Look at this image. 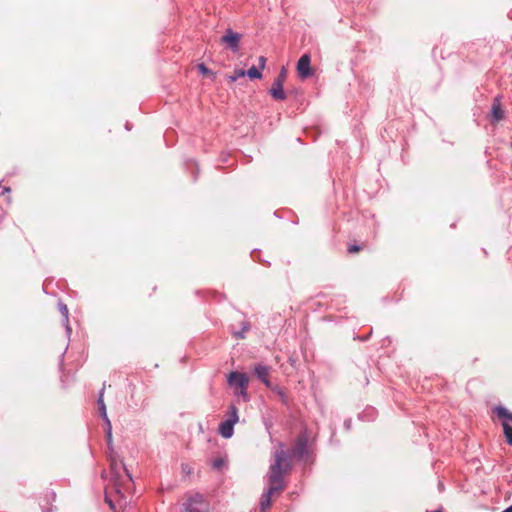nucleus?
<instances>
[{
    "label": "nucleus",
    "instance_id": "obj_1",
    "mask_svg": "<svg viewBox=\"0 0 512 512\" xmlns=\"http://www.w3.org/2000/svg\"><path fill=\"white\" fill-rule=\"evenodd\" d=\"M274 461L271 463L267 475L268 488L263 493L260 501V509L264 512L271 506L273 493L279 492L284 487L283 475L291 468L290 454L284 449L282 443L273 453Z\"/></svg>",
    "mask_w": 512,
    "mask_h": 512
},
{
    "label": "nucleus",
    "instance_id": "obj_2",
    "mask_svg": "<svg viewBox=\"0 0 512 512\" xmlns=\"http://www.w3.org/2000/svg\"><path fill=\"white\" fill-rule=\"evenodd\" d=\"M184 510L186 512H208L204 496L198 492L189 494L184 504Z\"/></svg>",
    "mask_w": 512,
    "mask_h": 512
},
{
    "label": "nucleus",
    "instance_id": "obj_3",
    "mask_svg": "<svg viewBox=\"0 0 512 512\" xmlns=\"http://www.w3.org/2000/svg\"><path fill=\"white\" fill-rule=\"evenodd\" d=\"M97 403L99 406L100 415L106 424V438H107L108 447L110 448L112 446V426H111V422L107 416L106 405L104 403V388L99 393Z\"/></svg>",
    "mask_w": 512,
    "mask_h": 512
},
{
    "label": "nucleus",
    "instance_id": "obj_4",
    "mask_svg": "<svg viewBox=\"0 0 512 512\" xmlns=\"http://www.w3.org/2000/svg\"><path fill=\"white\" fill-rule=\"evenodd\" d=\"M311 59L308 54H304L300 57V59L297 62V71L299 74V77L301 79H306L313 75V71L311 69Z\"/></svg>",
    "mask_w": 512,
    "mask_h": 512
},
{
    "label": "nucleus",
    "instance_id": "obj_5",
    "mask_svg": "<svg viewBox=\"0 0 512 512\" xmlns=\"http://www.w3.org/2000/svg\"><path fill=\"white\" fill-rule=\"evenodd\" d=\"M241 35L228 29L226 34L221 38V41L233 51L236 52L239 49Z\"/></svg>",
    "mask_w": 512,
    "mask_h": 512
},
{
    "label": "nucleus",
    "instance_id": "obj_6",
    "mask_svg": "<svg viewBox=\"0 0 512 512\" xmlns=\"http://www.w3.org/2000/svg\"><path fill=\"white\" fill-rule=\"evenodd\" d=\"M227 380L230 386L239 388H247L248 386V377L244 373L231 372Z\"/></svg>",
    "mask_w": 512,
    "mask_h": 512
},
{
    "label": "nucleus",
    "instance_id": "obj_7",
    "mask_svg": "<svg viewBox=\"0 0 512 512\" xmlns=\"http://www.w3.org/2000/svg\"><path fill=\"white\" fill-rule=\"evenodd\" d=\"M256 377L268 388H272V384L268 378L270 368L266 365L258 364L254 368Z\"/></svg>",
    "mask_w": 512,
    "mask_h": 512
},
{
    "label": "nucleus",
    "instance_id": "obj_8",
    "mask_svg": "<svg viewBox=\"0 0 512 512\" xmlns=\"http://www.w3.org/2000/svg\"><path fill=\"white\" fill-rule=\"evenodd\" d=\"M270 95L275 99V100H284L286 98V94L283 90V84H282V79H275L273 84H272V87L270 89Z\"/></svg>",
    "mask_w": 512,
    "mask_h": 512
},
{
    "label": "nucleus",
    "instance_id": "obj_9",
    "mask_svg": "<svg viewBox=\"0 0 512 512\" xmlns=\"http://www.w3.org/2000/svg\"><path fill=\"white\" fill-rule=\"evenodd\" d=\"M490 117L492 122H498L504 117V111L501 107V102L499 98L494 99L490 112Z\"/></svg>",
    "mask_w": 512,
    "mask_h": 512
},
{
    "label": "nucleus",
    "instance_id": "obj_10",
    "mask_svg": "<svg viewBox=\"0 0 512 512\" xmlns=\"http://www.w3.org/2000/svg\"><path fill=\"white\" fill-rule=\"evenodd\" d=\"M293 455L302 458L307 453V438L300 437L292 451Z\"/></svg>",
    "mask_w": 512,
    "mask_h": 512
},
{
    "label": "nucleus",
    "instance_id": "obj_11",
    "mask_svg": "<svg viewBox=\"0 0 512 512\" xmlns=\"http://www.w3.org/2000/svg\"><path fill=\"white\" fill-rule=\"evenodd\" d=\"M219 433L222 437L228 439L231 438L234 433V425L231 422L225 420L219 426Z\"/></svg>",
    "mask_w": 512,
    "mask_h": 512
},
{
    "label": "nucleus",
    "instance_id": "obj_12",
    "mask_svg": "<svg viewBox=\"0 0 512 512\" xmlns=\"http://www.w3.org/2000/svg\"><path fill=\"white\" fill-rule=\"evenodd\" d=\"M59 306V311L60 313L62 314L63 318H64V323H65V327H66V331L68 334L71 333V328L69 326V323H68V316H69V311H68V307L66 304L62 303V302H59L58 304Z\"/></svg>",
    "mask_w": 512,
    "mask_h": 512
},
{
    "label": "nucleus",
    "instance_id": "obj_13",
    "mask_svg": "<svg viewBox=\"0 0 512 512\" xmlns=\"http://www.w3.org/2000/svg\"><path fill=\"white\" fill-rule=\"evenodd\" d=\"M502 426L507 443L512 446V426L506 421L502 423Z\"/></svg>",
    "mask_w": 512,
    "mask_h": 512
},
{
    "label": "nucleus",
    "instance_id": "obj_14",
    "mask_svg": "<svg viewBox=\"0 0 512 512\" xmlns=\"http://www.w3.org/2000/svg\"><path fill=\"white\" fill-rule=\"evenodd\" d=\"M110 466L114 473L118 474L120 469L126 470L122 461H117L116 458L110 456Z\"/></svg>",
    "mask_w": 512,
    "mask_h": 512
},
{
    "label": "nucleus",
    "instance_id": "obj_15",
    "mask_svg": "<svg viewBox=\"0 0 512 512\" xmlns=\"http://www.w3.org/2000/svg\"><path fill=\"white\" fill-rule=\"evenodd\" d=\"M495 412L498 415V417L506 418L512 422V413L508 412L506 408L503 406H497L495 408Z\"/></svg>",
    "mask_w": 512,
    "mask_h": 512
},
{
    "label": "nucleus",
    "instance_id": "obj_16",
    "mask_svg": "<svg viewBox=\"0 0 512 512\" xmlns=\"http://www.w3.org/2000/svg\"><path fill=\"white\" fill-rule=\"evenodd\" d=\"M239 420L238 417V410L235 406H230L229 408V418L227 419L228 422H231V424L235 425Z\"/></svg>",
    "mask_w": 512,
    "mask_h": 512
},
{
    "label": "nucleus",
    "instance_id": "obj_17",
    "mask_svg": "<svg viewBox=\"0 0 512 512\" xmlns=\"http://www.w3.org/2000/svg\"><path fill=\"white\" fill-rule=\"evenodd\" d=\"M246 72V75L250 78H256L260 79L262 77V74L258 68L255 66H252L250 69H248Z\"/></svg>",
    "mask_w": 512,
    "mask_h": 512
},
{
    "label": "nucleus",
    "instance_id": "obj_18",
    "mask_svg": "<svg viewBox=\"0 0 512 512\" xmlns=\"http://www.w3.org/2000/svg\"><path fill=\"white\" fill-rule=\"evenodd\" d=\"M244 76H246V72L244 70H237V71H235L234 75L229 76V80L231 82H235L236 80H238L239 78L244 77Z\"/></svg>",
    "mask_w": 512,
    "mask_h": 512
},
{
    "label": "nucleus",
    "instance_id": "obj_19",
    "mask_svg": "<svg viewBox=\"0 0 512 512\" xmlns=\"http://www.w3.org/2000/svg\"><path fill=\"white\" fill-rule=\"evenodd\" d=\"M198 70L201 74L203 75H212L214 76V74L212 73V71L210 69H208L205 64L201 63V64H198Z\"/></svg>",
    "mask_w": 512,
    "mask_h": 512
},
{
    "label": "nucleus",
    "instance_id": "obj_20",
    "mask_svg": "<svg viewBox=\"0 0 512 512\" xmlns=\"http://www.w3.org/2000/svg\"><path fill=\"white\" fill-rule=\"evenodd\" d=\"M224 464H225L224 459H222V458H216V459H214V460H213V462H212V467H213V468H215V469H217V470H219V469H221V468L224 466Z\"/></svg>",
    "mask_w": 512,
    "mask_h": 512
},
{
    "label": "nucleus",
    "instance_id": "obj_21",
    "mask_svg": "<svg viewBox=\"0 0 512 512\" xmlns=\"http://www.w3.org/2000/svg\"><path fill=\"white\" fill-rule=\"evenodd\" d=\"M249 329L248 325L244 324L243 328L241 331H237V332H234V336L237 338V339H242L245 337V332Z\"/></svg>",
    "mask_w": 512,
    "mask_h": 512
},
{
    "label": "nucleus",
    "instance_id": "obj_22",
    "mask_svg": "<svg viewBox=\"0 0 512 512\" xmlns=\"http://www.w3.org/2000/svg\"><path fill=\"white\" fill-rule=\"evenodd\" d=\"M239 395L243 397L244 400H248L247 388H240Z\"/></svg>",
    "mask_w": 512,
    "mask_h": 512
},
{
    "label": "nucleus",
    "instance_id": "obj_23",
    "mask_svg": "<svg viewBox=\"0 0 512 512\" xmlns=\"http://www.w3.org/2000/svg\"><path fill=\"white\" fill-rule=\"evenodd\" d=\"M285 78H286V70H285V68H282L279 76L276 79H282V84H283L285 81Z\"/></svg>",
    "mask_w": 512,
    "mask_h": 512
},
{
    "label": "nucleus",
    "instance_id": "obj_24",
    "mask_svg": "<svg viewBox=\"0 0 512 512\" xmlns=\"http://www.w3.org/2000/svg\"><path fill=\"white\" fill-rule=\"evenodd\" d=\"M271 389H273L274 391H277V392H278V394L280 395V397H281L282 399H284V398H285V393H284V392L282 391V389H281V388H279L278 386H276V387H272Z\"/></svg>",
    "mask_w": 512,
    "mask_h": 512
},
{
    "label": "nucleus",
    "instance_id": "obj_25",
    "mask_svg": "<svg viewBox=\"0 0 512 512\" xmlns=\"http://www.w3.org/2000/svg\"><path fill=\"white\" fill-rule=\"evenodd\" d=\"M265 63H266L265 57L264 56H260L259 57V67H260V69H264Z\"/></svg>",
    "mask_w": 512,
    "mask_h": 512
},
{
    "label": "nucleus",
    "instance_id": "obj_26",
    "mask_svg": "<svg viewBox=\"0 0 512 512\" xmlns=\"http://www.w3.org/2000/svg\"><path fill=\"white\" fill-rule=\"evenodd\" d=\"M359 249H360V248H359V246H357V245H351V246H349V247H348V251H349L350 253L357 252V251H359Z\"/></svg>",
    "mask_w": 512,
    "mask_h": 512
},
{
    "label": "nucleus",
    "instance_id": "obj_27",
    "mask_svg": "<svg viewBox=\"0 0 512 512\" xmlns=\"http://www.w3.org/2000/svg\"><path fill=\"white\" fill-rule=\"evenodd\" d=\"M105 501L111 509H113V510L115 509V505L112 500H110L108 497H106Z\"/></svg>",
    "mask_w": 512,
    "mask_h": 512
},
{
    "label": "nucleus",
    "instance_id": "obj_28",
    "mask_svg": "<svg viewBox=\"0 0 512 512\" xmlns=\"http://www.w3.org/2000/svg\"><path fill=\"white\" fill-rule=\"evenodd\" d=\"M502 512H512V505L508 508H506L505 510H503Z\"/></svg>",
    "mask_w": 512,
    "mask_h": 512
},
{
    "label": "nucleus",
    "instance_id": "obj_29",
    "mask_svg": "<svg viewBox=\"0 0 512 512\" xmlns=\"http://www.w3.org/2000/svg\"><path fill=\"white\" fill-rule=\"evenodd\" d=\"M186 468H187V466H183V467H182V470H183L184 472L190 473V470H188V469H186Z\"/></svg>",
    "mask_w": 512,
    "mask_h": 512
},
{
    "label": "nucleus",
    "instance_id": "obj_30",
    "mask_svg": "<svg viewBox=\"0 0 512 512\" xmlns=\"http://www.w3.org/2000/svg\"><path fill=\"white\" fill-rule=\"evenodd\" d=\"M186 468H187V466H183V467H182V470H183L184 472L190 473V470H188V469H186Z\"/></svg>",
    "mask_w": 512,
    "mask_h": 512
},
{
    "label": "nucleus",
    "instance_id": "obj_31",
    "mask_svg": "<svg viewBox=\"0 0 512 512\" xmlns=\"http://www.w3.org/2000/svg\"><path fill=\"white\" fill-rule=\"evenodd\" d=\"M186 468H187V466H183V467H182V470H183L184 472L190 473V470H188V469H186Z\"/></svg>",
    "mask_w": 512,
    "mask_h": 512
},
{
    "label": "nucleus",
    "instance_id": "obj_32",
    "mask_svg": "<svg viewBox=\"0 0 512 512\" xmlns=\"http://www.w3.org/2000/svg\"><path fill=\"white\" fill-rule=\"evenodd\" d=\"M5 192H9L10 191V188H5L4 189Z\"/></svg>",
    "mask_w": 512,
    "mask_h": 512
}]
</instances>
